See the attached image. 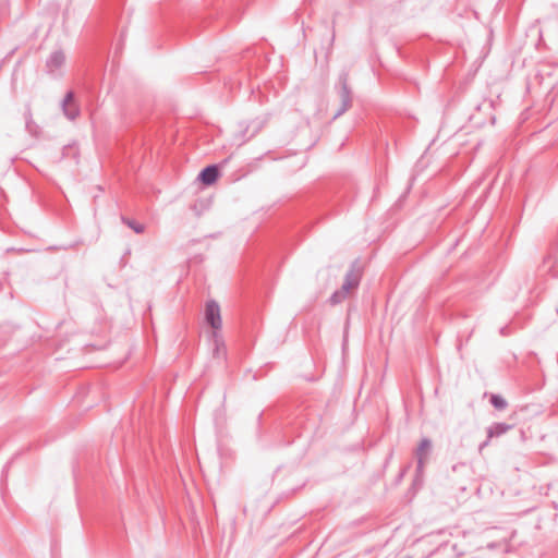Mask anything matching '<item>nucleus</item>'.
<instances>
[{
	"mask_svg": "<svg viewBox=\"0 0 558 558\" xmlns=\"http://www.w3.org/2000/svg\"><path fill=\"white\" fill-rule=\"evenodd\" d=\"M65 62V56L61 50L53 51L46 61L48 73L52 74L60 70Z\"/></svg>",
	"mask_w": 558,
	"mask_h": 558,
	"instance_id": "5",
	"label": "nucleus"
},
{
	"mask_svg": "<svg viewBox=\"0 0 558 558\" xmlns=\"http://www.w3.org/2000/svg\"><path fill=\"white\" fill-rule=\"evenodd\" d=\"M489 441H490V439H488V438H487L485 441H483V442L480 445V447H478V451H480V452H482V451H483V449L489 445Z\"/></svg>",
	"mask_w": 558,
	"mask_h": 558,
	"instance_id": "13",
	"label": "nucleus"
},
{
	"mask_svg": "<svg viewBox=\"0 0 558 558\" xmlns=\"http://www.w3.org/2000/svg\"><path fill=\"white\" fill-rule=\"evenodd\" d=\"M490 403L497 410H505L507 408V401L499 395H492Z\"/></svg>",
	"mask_w": 558,
	"mask_h": 558,
	"instance_id": "12",
	"label": "nucleus"
},
{
	"mask_svg": "<svg viewBox=\"0 0 558 558\" xmlns=\"http://www.w3.org/2000/svg\"><path fill=\"white\" fill-rule=\"evenodd\" d=\"M205 319L206 323L213 327L214 331H219L221 329L222 320L220 307L216 301L210 300L206 303Z\"/></svg>",
	"mask_w": 558,
	"mask_h": 558,
	"instance_id": "2",
	"label": "nucleus"
},
{
	"mask_svg": "<svg viewBox=\"0 0 558 558\" xmlns=\"http://www.w3.org/2000/svg\"><path fill=\"white\" fill-rule=\"evenodd\" d=\"M61 110L70 121H74L80 117L81 109L78 104L75 101V96L72 90L68 92L61 101Z\"/></svg>",
	"mask_w": 558,
	"mask_h": 558,
	"instance_id": "3",
	"label": "nucleus"
},
{
	"mask_svg": "<svg viewBox=\"0 0 558 558\" xmlns=\"http://www.w3.org/2000/svg\"><path fill=\"white\" fill-rule=\"evenodd\" d=\"M362 278V270L359 267L357 260L351 264L349 271L345 275L344 281L352 283L354 287H359Z\"/></svg>",
	"mask_w": 558,
	"mask_h": 558,
	"instance_id": "8",
	"label": "nucleus"
},
{
	"mask_svg": "<svg viewBox=\"0 0 558 558\" xmlns=\"http://www.w3.org/2000/svg\"><path fill=\"white\" fill-rule=\"evenodd\" d=\"M356 289V287H354L352 283L350 282H347V281H343L342 286H341V289L340 290H337L335 291L329 301L332 305H336V304H339L341 303L342 301H344L348 296V294L352 291Z\"/></svg>",
	"mask_w": 558,
	"mask_h": 558,
	"instance_id": "6",
	"label": "nucleus"
},
{
	"mask_svg": "<svg viewBox=\"0 0 558 558\" xmlns=\"http://www.w3.org/2000/svg\"><path fill=\"white\" fill-rule=\"evenodd\" d=\"M121 219L122 222L125 223L131 229H133L135 233L141 234L145 231V226L142 223H138L135 220L129 219L126 217H122Z\"/></svg>",
	"mask_w": 558,
	"mask_h": 558,
	"instance_id": "11",
	"label": "nucleus"
},
{
	"mask_svg": "<svg viewBox=\"0 0 558 558\" xmlns=\"http://www.w3.org/2000/svg\"><path fill=\"white\" fill-rule=\"evenodd\" d=\"M512 428L511 425L506 423H494L487 428V435L488 439H492L494 437H499L504 434H506L508 430Z\"/></svg>",
	"mask_w": 558,
	"mask_h": 558,
	"instance_id": "9",
	"label": "nucleus"
},
{
	"mask_svg": "<svg viewBox=\"0 0 558 558\" xmlns=\"http://www.w3.org/2000/svg\"><path fill=\"white\" fill-rule=\"evenodd\" d=\"M211 337L215 345L214 355L217 357L223 356L226 353V348L221 335L219 331H213Z\"/></svg>",
	"mask_w": 558,
	"mask_h": 558,
	"instance_id": "10",
	"label": "nucleus"
},
{
	"mask_svg": "<svg viewBox=\"0 0 558 558\" xmlns=\"http://www.w3.org/2000/svg\"><path fill=\"white\" fill-rule=\"evenodd\" d=\"M219 171L217 166L211 165L203 169L198 175V179L206 185H210L218 179Z\"/></svg>",
	"mask_w": 558,
	"mask_h": 558,
	"instance_id": "7",
	"label": "nucleus"
},
{
	"mask_svg": "<svg viewBox=\"0 0 558 558\" xmlns=\"http://www.w3.org/2000/svg\"><path fill=\"white\" fill-rule=\"evenodd\" d=\"M432 450V441L428 438H423L415 450V457L417 460V473L422 474L425 468V463L429 457Z\"/></svg>",
	"mask_w": 558,
	"mask_h": 558,
	"instance_id": "4",
	"label": "nucleus"
},
{
	"mask_svg": "<svg viewBox=\"0 0 558 558\" xmlns=\"http://www.w3.org/2000/svg\"><path fill=\"white\" fill-rule=\"evenodd\" d=\"M349 81V74L347 72H343L339 75V96L341 99V106L333 116V119H337L341 114H343L345 111H348L352 106V94L351 88L348 84Z\"/></svg>",
	"mask_w": 558,
	"mask_h": 558,
	"instance_id": "1",
	"label": "nucleus"
}]
</instances>
